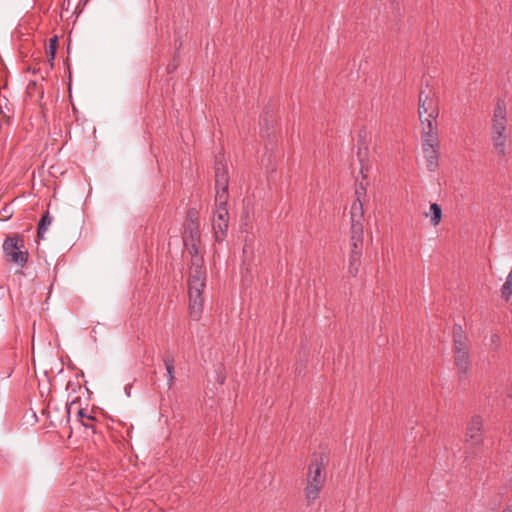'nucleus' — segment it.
<instances>
[{
	"mask_svg": "<svg viewBox=\"0 0 512 512\" xmlns=\"http://www.w3.org/2000/svg\"><path fill=\"white\" fill-rule=\"evenodd\" d=\"M186 225L195 223V225L199 228V222H198V213L195 209H189L187 212V219H186Z\"/></svg>",
	"mask_w": 512,
	"mask_h": 512,
	"instance_id": "22",
	"label": "nucleus"
},
{
	"mask_svg": "<svg viewBox=\"0 0 512 512\" xmlns=\"http://www.w3.org/2000/svg\"><path fill=\"white\" fill-rule=\"evenodd\" d=\"M2 247L5 258L9 262L21 268L25 267L29 258V252L26 248L23 236L17 233L7 236Z\"/></svg>",
	"mask_w": 512,
	"mask_h": 512,
	"instance_id": "7",
	"label": "nucleus"
},
{
	"mask_svg": "<svg viewBox=\"0 0 512 512\" xmlns=\"http://www.w3.org/2000/svg\"><path fill=\"white\" fill-rule=\"evenodd\" d=\"M357 156L359 158L361 167L360 173L362 174V180L359 181L355 190L356 199L353 201L350 209V220L351 226L359 225L360 227H364V201L366 198V188L368 185L367 182V174L365 173L368 168L364 164V155L362 153V149L358 148Z\"/></svg>",
	"mask_w": 512,
	"mask_h": 512,
	"instance_id": "2",
	"label": "nucleus"
},
{
	"mask_svg": "<svg viewBox=\"0 0 512 512\" xmlns=\"http://www.w3.org/2000/svg\"><path fill=\"white\" fill-rule=\"evenodd\" d=\"M130 389H131V385H128L125 387V392H126L127 396H130Z\"/></svg>",
	"mask_w": 512,
	"mask_h": 512,
	"instance_id": "25",
	"label": "nucleus"
},
{
	"mask_svg": "<svg viewBox=\"0 0 512 512\" xmlns=\"http://www.w3.org/2000/svg\"><path fill=\"white\" fill-rule=\"evenodd\" d=\"M502 297L508 300L512 295V269L501 288Z\"/></svg>",
	"mask_w": 512,
	"mask_h": 512,
	"instance_id": "19",
	"label": "nucleus"
},
{
	"mask_svg": "<svg viewBox=\"0 0 512 512\" xmlns=\"http://www.w3.org/2000/svg\"><path fill=\"white\" fill-rule=\"evenodd\" d=\"M400 0H391L392 3H399Z\"/></svg>",
	"mask_w": 512,
	"mask_h": 512,
	"instance_id": "28",
	"label": "nucleus"
},
{
	"mask_svg": "<svg viewBox=\"0 0 512 512\" xmlns=\"http://www.w3.org/2000/svg\"><path fill=\"white\" fill-rule=\"evenodd\" d=\"M77 403L76 400H72L69 403H66L64 409L60 411V409L50 406L47 407V417L50 420V424L54 427L61 425L64 420L69 422L71 408Z\"/></svg>",
	"mask_w": 512,
	"mask_h": 512,
	"instance_id": "12",
	"label": "nucleus"
},
{
	"mask_svg": "<svg viewBox=\"0 0 512 512\" xmlns=\"http://www.w3.org/2000/svg\"><path fill=\"white\" fill-rule=\"evenodd\" d=\"M2 210H3V212H4V217H5V219H7V218H9V217L11 216L10 214H8V209H7L6 207H5V208H3Z\"/></svg>",
	"mask_w": 512,
	"mask_h": 512,
	"instance_id": "24",
	"label": "nucleus"
},
{
	"mask_svg": "<svg viewBox=\"0 0 512 512\" xmlns=\"http://www.w3.org/2000/svg\"><path fill=\"white\" fill-rule=\"evenodd\" d=\"M482 430V417L480 415L472 416L465 432V443L469 448L478 447L483 444Z\"/></svg>",
	"mask_w": 512,
	"mask_h": 512,
	"instance_id": "11",
	"label": "nucleus"
},
{
	"mask_svg": "<svg viewBox=\"0 0 512 512\" xmlns=\"http://www.w3.org/2000/svg\"><path fill=\"white\" fill-rule=\"evenodd\" d=\"M216 211L212 226L216 241H222L228 230L229 214L227 209L229 176L226 164L218 157L215 160Z\"/></svg>",
	"mask_w": 512,
	"mask_h": 512,
	"instance_id": "1",
	"label": "nucleus"
},
{
	"mask_svg": "<svg viewBox=\"0 0 512 512\" xmlns=\"http://www.w3.org/2000/svg\"><path fill=\"white\" fill-rule=\"evenodd\" d=\"M418 112L422 126L421 133L427 132L429 124L431 125L433 132H438L436 122L439 115L438 102L430 95V92L426 93L424 90L420 91Z\"/></svg>",
	"mask_w": 512,
	"mask_h": 512,
	"instance_id": "6",
	"label": "nucleus"
},
{
	"mask_svg": "<svg viewBox=\"0 0 512 512\" xmlns=\"http://www.w3.org/2000/svg\"><path fill=\"white\" fill-rule=\"evenodd\" d=\"M421 136L422 148L424 157L426 159L427 169L430 172H434L438 167L439 158L438 132H433L431 125L429 124L427 132L421 133Z\"/></svg>",
	"mask_w": 512,
	"mask_h": 512,
	"instance_id": "8",
	"label": "nucleus"
},
{
	"mask_svg": "<svg viewBox=\"0 0 512 512\" xmlns=\"http://www.w3.org/2000/svg\"><path fill=\"white\" fill-rule=\"evenodd\" d=\"M96 421H97V419L94 416L89 415L85 419H83L81 424L84 428L91 429L93 433H96V429H95Z\"/></svg>",
	"mask_w": 512,
	"mask_h": 512,
	"instance_id": "21",
	"label": "nucleus"
},
{
	"mask_svg": "<svg viewBox=\"0 0 512 512\" xmlns=\"http://www.w3.org/2000/svg\"><path fill=\"white\" fill-rule=\"evenodd\" d=\"M57 47H58V38L56 36H54L49 41V49H48L49 57H50L49 61L51 62V66H53V60L55 58Z\"/></svg>",
	"mask_w": 512,
	"mask_h": 512,
	"instance_id": "20",
	"label": "nucleus"
},
{
	"mask_svg": "<svg viewBox=\"0 0 512 512\" xmlns=\"http://www.w3.org/2000/svg\"><path fill=\"white\" fill-rule=\"evenodd\" d=\"M363 229L359 225L351 226V252L349 255L348 273L352 277H356L361 265L362 248H363Z\"/></svg>",
	"mask_w": 512,
	"mask_h": 512,
	"instance_id": "9",
	"label": "nucleus"
},
{
	"mask_svg": "<svg viewBox=\"0 0 512 512\" xmlns=\"http://www.w3.org/2000/svg\"><path fill=\"white\" fill-rule=\"evenodd\" d=\"M224 379H225L224 377L219 378V383L223 384L224 383Z\"/></svg>",
	"mask_w": 512,
	"mask_h": 512,
	"instance_id": "27",
	"label": "nucleus"
},
{
	"mask_svg": "<svg viewBox=\"0 0 512 512\" xmlns=\"http://www.w3.org/2000/svg\"><path fill=\"white\" fill-rule=\"evenodd\" d=\"M493 148L500 158H505L509 146L508 135H490Z\"/></svg>",
	"mask_w": 512,
	"mask_h": 512,
	"instance_id": "14",
	"label": "nucleus"
},
{
	"mask_svg": "<svg viewBox=\"0 0 512 512\" xmlns=\"http://www.w3.org/2000/svg\"><path fill=\"white\" fill-rule=\"evenodd\" d=\"M325 480L326 474L322 460L315 458L308 466L306 474L304 494L308 503L314 502L319 498V495L324 487Z\"/></svg>",
	"mask_w": 512,
	"mask_h": 512,
	"instance_id": "5",
	"label": "nucleus"
},
{
	"mask_svg": "<svg viewBox=\"0 0 512 512\" xmlns=\"http://www.w3.org/2000/svg\"><path fill=\"white\" fill-rule=\"evenodd\" d=\"M163 362H164L165 369H166V372H167V384H168V387L171 388L174 385V380H175V376H174V357L171 356V355L166 356L163 359Z\"/></svg>",
	"mask_w": 512,
	"mask_h": 512,
	"instance_id": "16",
	"label": "nucleus"
},
{
	"mask_svg": "<svg viewBox=\"0 0 512 512\" xmlns=\"http://www.w3.org/2000/svg\"><path fill=\"white\" fill-rule=\"evenodd\" d=\"M430 222L433 226H437L442 218V209L439 204L432 203L430 205Z\"/></svg>",
	"mask_w": 512,
	"mask_h": 512,
	"instance_id": "18",
	"label": "nucleus"
},
{
	"mask_svg": "<svg viewBox=\"0 0 512 512\" xmlns=\"http://www.w3.org/2000/svg\"><path fill=\"white\" fill-rule=\"evenodd\" d=\"M467 337L465 336L462 327L456 325L453 328V350L459 348H467Z\"/></svg>",
	"mask_w": 512,
	"mask_h": 512,
	"instance_id": "15",
	"label": "nucleus"
},
{
	"mask_svg": "<svg viewBox=\"0 0 512 512\" xmlns=\"http://www.w3.org/2000/svg\"><path fill=\"white\" fill-rule=\"evenodd\" d=\"M206 285V271L189 272L188 293L189 313L193 320L198 321L203 311V289Z\"/></svg>",
	"mask_w": 512,
	"mask_h": 512,
	"instance_id": "4",
	"label": "nucleus"
},
{
	"mask_svg": "<svg viewBox=\"0 0 512 512\" xmlns=\"http://www.w3.org/2000/svg\"><path fill=\"white\" fill-rule=\"evenodd\" d=\"M32 85L35 87V86H36V82H30V83H29V85H28V89H30V87H31Z\"/></svg>",
	"mask_w": 512,
	"mask_h": 512,
	"instance_id": "26",
	"label": "nucleus"
},
{
	"mask_svg": "<svg viewBox=\"0 0 512 512\" xmlns=\"http://www.w3.org/2000/svg\"><path fill=\"white\" fill-rule=\"evenodd\" d=\"M183 244L191 257L189 272H204V259L200 253L201 235L199 228L195 223L185 226L183 234Z\"/></svg>",
	"mask_w": 512,
	"mask_h": 512,
	"instance_id": "3",
	"label": "nucleus"
},
{
	"mask_svg": "<svg viewBox=\"0 0 512 512\" xmlns=\"http://www.w3.org/2000/svg\"><path fill=\"white\" fill-rule=\"evenodd\" d=\"M454 364L461 378L468 375L471 370V359L468 347L454 350Z\"/></svg>",
	"mask_w": 512,
	"mask_h": 512,
	"instance_id": "13",
	"label": "nucleus"
},
{
	"mask_svg": "<svg viewBox=\"0 0 512 512\" xmlns=\"http://www.w3.org/2000/svg\"><path fill=\"white\" fill-rule=\"evenodd\" d=\"M507 105L503 99H497L491 119L490 135H508Z\"/></svg>",
	"mask_w": 512,
	"mask_h": 512,
	"instance_id": "10",
	"label": "nucleus"
},
{
	"mask_svg": "<svg viewBox=\"0 0 512 512\" xmlns=\"http://www.w3.org/2000/svg\"><path fill=\"white\" fill-rule=\"evenodd\" d=\"M508 397H512V391H509L507 394Z\"/></svg>",
	"mask_w": 512,
	"mask_h": 512,
	"instance_id": "29",
	"label": "nucleus"
},
{
	"mask_svg": "<svg viewBox=\"0 0 512 512\" xmlns=\"http://www.w3.org/2000/svg\"><path fill=\"white\" fill-rule=\"evenodd\" d=\"M52 219L53 218L50 216L49 211H46L42 215V217H41V219H40V221L38 223V227H37V236H38V238H43L44 237V234H45L48 226L51 224Z\"/></svg>",
	"mask_w": 512,
	"mask_h": 512,
	"instance_id": "17",
	"label": "nucleus"
},
{
	"mask_svg": "<svg viewBox=\"0 0 512 512\" xmlns=\"http://www.w3.org/2000/svg\"><path fill=\"white\" fill-rule=\"evenodd\" d=\"M89 415L90 414H86L84 409H82V408H79L77 411V418L80 423H82L83 419H85Z\"/></svg>",
	"mask_w": 512,
	"mask_h": 512,
	"instance_id": "23",
	"label": "nucleus"
}]
</instances>
